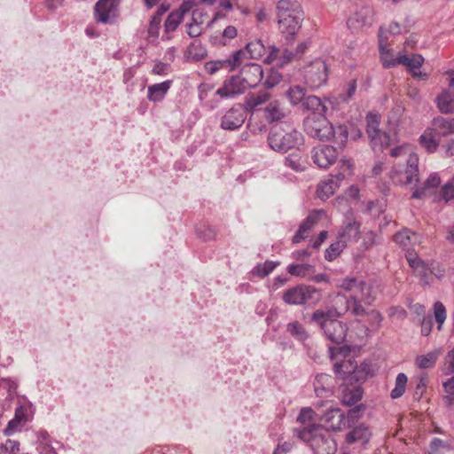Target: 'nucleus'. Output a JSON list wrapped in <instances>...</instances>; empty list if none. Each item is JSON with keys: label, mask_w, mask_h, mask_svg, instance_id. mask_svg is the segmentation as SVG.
<instances>
[{"label": "nucleus", "mask_w": 454, "mask_h": 454, "mask_svg": "<svg viewBox=\"0 0 454 454\" xmlns=\"http://www.w3.org/2000/svg\"><path fill=\"white\" fill-rule=\"evenodd\" d=\"M294 434L308 442L314 454H335L337 444L333 435L320 427L294 428Z\"/></svg>", "instance_id": "obj_1"}, {"label": "nucleus", "mask_w": 454, "mask_h": 454, "mask_svg": "<svg viewBox=\"0 0 454 454\" xmlns=\"http://www.w3.org/2000/svg\"><path fill=\"white\" fill-rule=\"evenodd\" d=\"M268 144L273 151L286 153L290 149H298L303 144V136L287 124L276 125L270 130Z\"/></svg>", "instance_id": "obj_2"}, {"label": "nucleus", "mask_w": 454, "mask_h": 454, "mask_svg": "<svg viewBox=\"0 0 454 454\" xmlns=\"http://www.w3.org/2000/svg\"><path fill=\"white\" fill-rule=\"evenodd\" d=\"M384 29L380 27L379 30V47L384 67L390 68L396 65H403L414 77L426 79L427 74L418 71L424 62V58L420 54L408 55L399 52L395 59H388L387 56H385V51H387V39H384Z\"/></svg>", "instance_id": "obj_3"}, {"label": "nucleus", "mask_w": 454, "mask_h": 454, "mask_svg": "<svg viewBox=\"0 0 454 454\" xmlns=\"http://www.w3.org/2000/svg\"><path fill=\"white\" fill-rule=\"evenodd\" d=\"M332 310H316L311 320L320 326L325 338L337 345L342 344L347 337L348 327L342 322L334 319Z\"/></svg>", "instance_id": "obj_4"}, {"label": "nucleus", "mask_w": 454, "mask_h": 454, "mask_svg": "<svg viewBox=\"0 0 454 454\" xmlns=\"http://www.w3.org/2000/svg\"><path fill=\"white\" fill-rule=\"evenodd\" d=\"M322 298L319 289L309 285H297L286 289L282 296L288 305L317 304Z\"/></svg>", "instance_id": "obj_5"}, {"label": "nucleus", "mask_w": 454, "mask_h": 454, "mask_svg": "<svg viewBox=\"0 0 454 454\" xmlns=\"http://www.w3.org/2000/svg\"><path fill=\"white\" fill-rule=\"evenodd\" d=\"M353 164L349 160L341 159L340 160V169L337 174L331 175L330 177L318 184L317 189V196L321 200H326L334 193L340 186V183L346 177L352 175Z\"/></svg>", "instance_id": "obj_6"}, {"label": "nucleus", "mask_w": 454, "mask_h": 454, "mask_svg": "<svg viewBox=\"0 0 454 454\" xmlns=\"http://www.w3.org/2000/svg\"><path fill=\"white\" fill-rule=\"evenodd\" d=\"M392 182L399 185L417 184L419 176V158L417 154L410 153L406 160L405 168L395 167L390 173Z\"/></svg>", "instance_id": "obj_7"}, {"label": "nucleus", "mask_w": 454, "mask_h": 454, "mask_svg": "<svg viewBox=\"0 0 454 454\" xmlns=\"http://www.w3.org/2000/svg\"><path fill=\"white\" fill-rule=\"evenodd\" d=\"M380 116L376 114L369 113L366 116V133L371 140L372 147L374 151H382L385 146L389 145L390 137L382 131L379 126Z\"/></svg>", "instance_id": "obj_8"}, {"label": "nucleus", "mask_w": 454, "mask_h": 454, "mask_svg": "<svg viewBox=\"0 0 454 454\" xmlns=\"http://www.w3.org/2000/svg\"><path fill=\"white\" fill-rule=\"evenodd\" d=\"M340 287L345 290L351 291L352 299L358 300L367 305H371L375 300L372 286L356 278H345L342 281Z\"/></svg>", "instance_id": "obj_9"}, {"label": "nucleus", "mask_w": 454, "mask_h": 454, "mask_svg": "<svg viewBox=\"0 0 454 454\" xmlns=\"http://www.w3.org/2000/svg\"><path fill=\"white\" fill-rule=\"evenodd\" d=\"M305 82L311 89H317L325 84L328 79V67L322 59L314 60L305 71Z\"/></svg>", "instance_id": "obj_10"}, {"label": "nucleus", "mask_w": 454, "mask_h": 454, "mask_svg": "<svg viewBox=\"0 0 454 454\" xmlns=\"http://www.w3.org/2000/svg\"><path fill=\"white\" fill-rule=\"evenodd\" d=\"M306 133L315 138L325 140L330 134L331 122L325 115L308 116L303 122Z\"/></svg>", "instance_id": "obj_11"}, {"label": "nucleus", "mask_w": 454, "mask_h": 454, "mask_svg": "<svg viewBox=\"0 0 454 454\" xmlns=\"http://www.w3.org/2000/svg\"><path fill=\"white\" fill-rule=\"evenodd\" d=\"M246 118L247 114L243 106L236 104L223 114L220 127L224 130H237L244 124Z\"/></svg>", "instance_id": "obj_12"}, {"label": "nucleus", "mask_w": 454, "mask_h": 454, "mask_svg": "<svg viewBox=\"0 0 454 454\" xmlns=\"http://www.w3.org/2000/svg\"><path fill=\"white\" fill-rule=\"evenodd\" d=\"M344 221L341 230L339 231L338 239L344 244L356 243L360 239V223L353 218V211L348 209L344 215Z\"/></svg>", "instance_id": "obj_13"}, {"label": "nucleus", "mask_w": 454, "mask_h": 454, "mask_svg": "<svg viewBox=\"0 0 454 454\" xmlns=\"http://www.w3.org/2000/svg\"><path fill=\"white\" fill-rule=\"evenodd\" d=\"M333 372L336 375L341 377L347 383L364 382L367 378H364L362 372L354 365L351 360L343 361L341 363H335L333 365Z\"/></svg>", "instance_id": "obj_14"}, {"label": "nucleus", "mask_w": 454, "mask_h": 454, "mask_svg": "<svg viewBox=\"0 0 454 454\" xmlns=\"http://www.w3.org/2000/svg\"><path fill=\"white\" fill-rule=\"evenodd\" d=\"M247 89L239 74H237L224 80L215 94L222 98H233L243 94Z\"/></svg>", "instance_id": "obj_15"}, {"label": "nucleus", "mask_w": 454, "mask_h": 454, "mask_svg": "<svg viewBox=\"0 0 454 454\" xmlns=\"http://www.w3.org/2000/svg\"><path fill=\"white\" fill-rule=\"evenodd\" d=\"M337 147L333 145H319L312 150V159L315 164L321 168L333 165L338 157Z\"/></svg>", "instance_id": "obj_16"}, {"label": "nucleus", "mask_w": 454, "mask_h": 454, "mask_svg": "<svg viewBox=\"0 0 454 454\" xmlns=\"http://www.w3.org/2000/svg\"><path fill=\"white\" fill-rule=\"evenodd\" d=\"M118 0H99L95 5V19L97 21L111 23L117 15Z\"/></svg>", "instance_id": "obj_17"}, {"label": "nucleus", "mask_w": 454, "mask_h": 454, "mask_svg": "<svg viewBox=\"0 0 454 454\" xmlns=\"http://www.w3.org/2000/svg\"><path fill=\"white\" fill-rule=\"evenodd\" d=\"M336 380L330 374L318 373L313 381L314 392L317 397L328 398L333 395Z\"/></svg>", "instance_id": "obj_18"}, {"label": "nucleus", "mask_w": 454, "mask_h": 454, "mask_svg": "<svg viewBox=\"0 0 454 454\" xmlns=\"http://www.w3.org/2000/svg\"><path fill=\"white\" fill-rule=\"evenodd\" d=\"M239 76L248 89L256 87L263 77V70L261 65L257 63L245 64L240 72Z\"/></svg>", "instance_id": "obj_19"}, {"label": "nucleus", "mask_w": 454, "mask_h": 454, "mask_svg": "<svg viewBox=\"0 0 454 454\" xmlns=\"http://www.w3.org/2000/svg\"><path fill=\"white\" fill-rule=\"evenodd\" d=\"M321 421L326 427V431H340L346 427L345 414L339 408L327 410L322 416Z\"/></svg>", "instance_id": "obj_20"}, {"label": "nucleus", "mask_w": 454, "mask_h": 454, "mask_svg": "<svg viewBox=\"0 0 454 454\" xmlns=\"http://www.w3.org/2000/svg\"><path fill=\"white\" fill-rule=\"evenodd\" d=\"M441 184V178L437 173H432L411 194L413 200H424L434 194Z\"/></svg>", "instance_id": "obj_21"}, {"label": "nucleus", "mask_w": 454, "mask_h": 454, "mask_svg": "<svg viewBox=\"0 0 454 454\" xmlns=\"http://www.w3.org/2000/svg\"><path fill=\"white\" fill-rule=\"evenodd\" d=\"M394 241L406 253L414 251L417 245L419 244V236L418 233L404 228L395 233Z\"/></svg>", "instance_id": "obj_22"}, {"label": "nucleus", "mask_w": 454, "mask_h": 454, "mask_svg": "<svg viewBox=\"0 0 454 454\" xmlns=\"http://www.w3.org/2000/svg\"><path fill=\"white\" fill-rule=\"evenodd\" d=\"M27 407L25 405H19L15 409L14 417L8 422L6 427L4 429L5 436H11L18 431H20L21 427L27 422Z\"/></svg>", "instance_id": "obj_23"}, {"label": "nucleus", "mask_w": 454, "mask_h": 454, "mask_svg": "<svg viewBox=\"0 0 454 454\" xmlns=\"http://www.w3.org/2000/svg\"><path fill=\"white\" fill-rule=\"evenodd\" d=\"M302 20V12L296 13L295 15H288L286 18L278 19V28L283 34L294 35L301 28Z\"/></svg>", "instance_id": "obj_24"}, {"label": "nucleus", "mask_w": 454, "mask_h": 454, "mask_svg": "<svg viewBox=\"0 0 454 454\" xmlns=\"http://www.w3.org/2000/svg\"><path fill=\"white\" fill-rule=\"evenodd\" d=\"M263 111L264 118L270 123L281 121L288 114V110L278 100L270 101Z\"/></svg>", "instance_id": "obj_25"}, {"label": "nucleus", "mask_w": 454, "mask_h": 454, "mask_svg": "<svg viewBox=\"0 0 454 454\" xmlns=\"http://www.w3.org/2000/svg\"><path fill=\"white\" fill-rule=\"evenodd\" d=\"M429 128L439 138L454 134V118L435 117L433 119Z\"/></svg>", "instance_id": "obj_26"}, {"label": "nucleus", "mask_w": 454, "mask_h": 454, "mask_svg": "<svg viewBox=\"0 0 454 454\" xmlns=\"http://www.w3.org/2000/svg\"><path fill=\"white\" fill-rule=\"evenodd\" d=\"M344 383L340 386V401L344 405L351 406L362 399L363 389L360 386H348Z\"/></svg>", "instance_id": "obj_27"}, {"label": "nucleus", "mask_w": 454, "mask_h": 454, "mask_svg": "<svg viewBox=\"0 0 454 454\" xmlns=\"http://www.w3.org/2000/svg\"><path fill=\"white\" fill-rule=\"evenodd\" d=\"M269 50V55L265 59V61L269 64L283 67L293 61V51L290 50H280L276 46H270Z\"/></svg>", "instance_id": "obj_28"}, {"label": "nucleus", "mask_w": 454, "mask_h": 454, "mask_svg": "<svg viewBox=\"0 0 454 454\" xmlns=\"http://www.w3.org/2000/svg\"><path fill=\"white\" fill-rule=\"evenodd\" d=\"M348 137V129L347 125H333L331 123L330 134L328 135L327 138H325V140L333 139L336 145L335 147H337V149L342 150L345 147Z\"/></svg>", "instance_id": "obj_29"}, {"label": "nucleus", "mask_w": 454, "mask_h": 454, "mask_svg": "<svg viewBox=\"0 0 454 454\" xmlns=\"http://www.w3.org/2000/svg\"><path fill=\"white\" fill-rule=\"evenodd\" d=\"M372 10L369 7L361 8L353 17L349 18L347 24L350 27L357 28L359 27L369 26L372 22Z\"/></svg>", "instance_id": "obj_30"}, {"label": "nucleus", "mask_w": 454, "mask_h": 454, "mask_svg": "<svg viewBox=\"0 0 454 454\" xmlns=\"http://www.w3.org/2000/svg\"><path fill=\"white\" fill-rule=\"evenodd\" d=\"M171 85V80H167L160 83L150 85L147 89L148 100L155 103L162 101L169 90Z\"/></svg>", "instance_id": "obj_31"}, {"label": "nucleus", "mask_w": 454, "mask_h": 454, "mask_svg": "<svg viewBox=\"0 0 454 454\" xmlns=\"http://www.w3.org/2000/svg\"><path fill=\"white\" fill-rule=\"evenodd\" d=\"M371 431L368 427L361 424L354 427L346 434V442L349 444L354 442H361L365 444L369 442Z\"/></svg>", "instance_id": "obj_32"}, {"label": "nucleus", "mask_w": 454, "mask_h": 454, "mask_svg": "<svg viewBox=\"0 0 454 454\" xmlns=\"http://www.w3.org/2000/svg\"><path fill=\"white\" fill-rule=\"evenodd\" d=\"M301 109L311 112L313 115H325L327 107L320 98L309 95L302 101Z\"/></svg>", "instance_id": "obj_33"}, {"label": "nucleus", "mask_w": 454, "mask_h": 454, "mask_svg": "<svg viewBox=\"0 0 454 454\" xmlns=\"http://www.w3.org/2000/svg\"><path fill=\"white\" fill-rule=\"evenodd\" d=\"M276 11L278 20L301 12L300 4L295 0H279L277 3Z\"/></svg>", "instance_id": "obj_34"}, {"label": "nucleus", "mask_w": 454, "mask_h": 454, "mask_svg": "<svg viewBox=\"0 0 454 454\" xmlns=\"http://www.w3.org/2000/svg\"><path fill=\"white\" fill-rule=\"evenodd\" d=\"M287 272L294 277L309 279L316 272V268L309 263H292L287 266Z\"/></svg>", "instance_id": "obj_35"}, {"label": "nucleus", "mask_w": 454, "mask_h": 454, "mask_svg": "<svg viewBox=\"0 0 454 454\" xmlns=\"http://www.w3.org/2000/svg\"><path fill=\"white\" fill-rule=\"evenodd\" d=\"M270 98V94L267 91H259L257 93H249L245 98L244 109L245 111L253 112L255 107L262 105Z\"/></svg>", "instance_id": "obj_36"}, {"label": "nucleus", "mask_w": 454, "mask_h": 454, "mask_svg": "<svg viewBox=\"0 0 454 454\" xmlns=\"http://www.w3.org/2000/svg\"><path fill=\"white\" fill-rule=\"evenodd\" d=\"M437 107L442 114L454 113V93L452 90L443 91L436 98Z\"/></svg>", "instance_id": "obj_37"}, {"label": "nucleus", "mask_w": 454, "mask_h": 454, "mask_svg": "<svg viewBox=\"0 0 454 454\" xmlns=\"http://www.w3.org/2000/svg\"><path fill=\"white\" fill-rule=\"evenodd\" d=\"M405 257L407 262H409V265L413 270L418 271L421 278L425 281V284H428V282L426 280V278H427V269L424 262L418 257L415 250L406 253Z\"/></svg>", "instance_id": "obj_38"}, {"label": "nucleus", "mask_w": 454, "mask_h": 454, "mask_svg": "<svg viewBox=\"0 0 454 454\" xmlns=\"http://www.w3.org/2000/svg\"><path fill=\"white\" fill-rule=\"evenodd\" d=\"M438 137L434 134L430 128H427L425 132L420 136V145L429 153L436 151L439 145Z\"/></svg>", "instance_id": "obj_39"}, {"label": "nucleus", "mask_w": 454, "mask_h": 454, "mask_svg": "<svg viewBox=\"0 0 454 454\" xmlns=\"http://www.w3.org/2000/svg\"><path fill=\"white\" fill-rule=\"evenodd\" d=\"M206 48L197 41L192 42L185 51V58L188 60L199 61L206 58Z\"/></svg>", "instance_id": "obj_40"}, {"label": "nucleus", "mask_w": 454, "mask_h": 454, "mask_svg": "<svg viewBox=\"0 0 454 454\" xmlns=\"http://www.w3.org/2000/svg\"><path fill=\"white\" fill-rule=\"evenodd\" d=\"M286 96L291 105H301L306 98V90L301 85H293L286 91Z\"/></svg>", "instance_id": "obj_41"}, {"label": "nucleus", "mask_w": 454, "mask_h": 454, "mask_svg": "<svg viewBox=\"0 0 454 454\" xmlns=\"http://www.w3.org/2000/svg\"><path fill=\"white\" fill-rule=\"evenodd\" d=\"M286 331L298 341L304 342L309 337L303 325L298 321H294L286 325Z\"/></svg>", "instance_id": "obj_42"}, {"label": "nucleus", "mask_w": 454, "mask_h": 454, "mask_svg": "<svg viewBox=\"0 0 454 454\" xmlns=\"http://www.w3.org/2000/svg\"><path fill=\"white\" fill-rule=\"evenodd\" d=\"M244 51H246V54L249 59H258L264 54L265 46L261 40H255L248 43Z\"/></svg>", "instance_id": "obj_43"}, {"label": "nucleus", "mask_w": 454, "mask_h": 454, "mask_svg": "<svg viewBox=\"0 0 454 454\" xmlns=\"http://www.w3.org/2000/svg\"><path fill=\"white\" fill-rule=\"evenodd\" d=\"M445 395H442V401L445 407L450 408L454 406V376L442 383Z\"/></svg>", "instance_id": "obj_44"}, {"label": "nucleus", "mask_w": 454, "mask_h": 454, "mask_svg": "<svg viewBox=\"0 0 454 454\" xmlns=\"http://www.w3.org/2000/svg\"><path fill=\"white\" fill-rule=\"evenodd\" d=\"M324 215V210L311 211L306 217V219L301 223L299 228L301 229V231L307 233L315 226V224L319 221L320 217Z\"/></svg>", "instance_id": "obj_45"}, {"label": "nucleus", "mask_w": 454, "mask_h": 454, "mask_svg": "<svg viewBox=\"0 0 454 454\" xmlns=\"http://www.w3.org/2000/svg\"><path fill=\"white\" fill-rule=\"evenodd\" d=\"M439 351H432L426 355L419 356L416 358V364L421 369H428L434 366Z\"/></svg>", "instance_id": "obj_46"}, {"label": "nucleus", "mask_w": 454, "mask_h": 454, "mask_svg": "<svg viewBox=\"0 0 454 454\" xmlns=\"http://www.w3.org/2000/svg\"><path fill=\"white\" fill-rule=\"evenodd\" d=\"M407 381L408 378L403 372H400L399 374H397L395 387L392 389L390 393V396L392 399H397L404 394Z\"/></svg>", "instance_id": "obj_47"}, {"label": "nucleus", "mask_w": 454, "mask_h": 454, "mask_svg": "<svg viewBox=\"0 0 454 454\" xmlns=\"http://www.w3.org/2000/svg\"><path fill=\"white\" fill-rule=\"evenodd\" d=\"M356 90V81L355 79L348 82L341 89L337 100L342 103H348L355 95Z\"/></svg>", "instance_id": "obj_48"}, {"label": "nucleus", "mask_w": 454, "mask_h": 454, "mask_svg": "<svg viewBox=\"0 0 454 454\" xmlns=\"http://www.w3.org/2000/svg\"><path fill=\"white\" fill-rule=\"evenodd\" d=\"M346 246V244H344L340 239L337 238V240L332 243L326 248L325 253V260L329 262L335 260L340 254Z\"/></svg>", "instance_id": "obj_49"}, {"label": "nucleus", "mask_w": 454, "mask_h": 454, "mask_svg": "<svg viewBox=\"0 0 454 454\" xmlns=\"http://www.w3.org/2000/svg\"><path fill=\"white\" fill-rule=\"evenodd\" d=\"M278 265H279L278 262L266 261L263 263L257 264L252 272L254 276L264 278L271 273Z\"/></svg>", "instance_id": "obj_50"}, {"label": "nucleus", "mask_w": 454, "mask_h": 454, "mask_svg": "<svg viewBox=\"0 0 454 454\" xmlns=\"http://www.w3.org/2000/svg\"><path fill=\"white\" fill-rule=\"evenodd\" d=\"M249 59L244 49L238 50L232 53L231 58L226 59L229 71L236 70L245 59Z\"/></svg>", "instance_id": "obj_51"}, {"label": "nucleus", "mask_w": 454, "mask_h": 454, "mask_svg": "<svg viewBox=\"0 0 454 454\" xmlns=\"http://www.w3.org/2000/svg\"><path fill=\"white\" fill-rule=\"evenodd\" d=\"M314 414L315 412L310 407H303L301 409L300 413L297 416V422L304 425L305 427L303 428L317 427L313 424Z\"/></svg>", "instance_id": "obj_52"}, {"label": "nucleus", "mask_w": 454, "mask_h": 454, "mask_svg": "<svg viewBox=\"0 0 454 454\" xmlns=\"http://www.w3.org/2000/svg\"><path fill=\"white\" fill-rule=\"evenodd\" d=\"M184 20V17L179 14V12H176V11L171 12L165 20L164 23V30L166 33L173 32L175 31L182 20Z\"/></svg>", "instance_id": "obj_53"}, {"label": "nucleus", "mask_w": 454, "mask_h": 454, "mask_svg": "<svg viewBox=\"0 0 454 454\" xmlns=\"http://www.w3.org/2000/svg\"><path fill=\"white\" fill-rule=\"evenodd\" d=\"M285 165L296 172H301L305 169L304 162L298 153L289 154L285 158Z\"/></svg>", "instance_id": "obj_54"}, {"label": "nucleus", "mask_w": 454, "mask_h": 454, "mask_svg": "<svg viewBox=\"0 0 454 454\" xmlns=\"http://www.w3.org/2000/svg\"><path fill=\"white\" fill-rule=\"evenodd\" d=\"M450 445L440 438H434L430 442L428 454H445V451L450 450Z\"/></svg>", "instance_id": "obj_55"}, {"label": "nucleus", "mask_w": 454, "mask_h": 454, "mask_svg": "<svg viewBox=\"0 0 454 454\" xmlns=\"http://www.w3.org/2000/svg\"><path fill=\"white\" fill-rule=\"evenodd\" d=\"M238 35V30L234 26H227L219 38H215V43L221 45H226L228 43Z\"/></svg>", "instance_id": "obj_56"}, {"label": "nucleus", "mask_w": 454, "mask_h": 454, "mask_svg": "<svg viewBox=\"0 0 454 454\" xmlns=\"http://www.w3.org/2000/svg\"><path fill=\"white\" fill-rule=\"evenodd\" d=\"M433 309L434 319L438 324L437 329L440 331L446 319V309L441 301L434 302Z\"/></svg>", "instance_id": "obj_57"}, {"label": "nucleus", "mask_w": 454, "mask_h": 454, "mask_svg": "<svg viewBox=\"0 0 454 454\" xmlns=\"http://www.w3.org/2000/svg\"><path fill=\"white\" fill-rule=\"evenodd\" d=\"M186 33L191 38H198L200 37L205 31L203 25L198 24L197 22H193L191 20L186 23Z\"/></svg>", "instance_id": "obj_58"}, {"label": "nucleus", "mask_w": 454, "mask_h": 454, "mask_svg": "<svg viewBox=\"0 0 454 454\" xmlns=\"http://www.w3.org/2000/svg\"><path fill=\"white\" fill-rule=\"evenodd\" d=\"M440 198L445 202L454 199V176L451 180L443 184L441 190Z\"/></svg>", "instance_id": "obj_59"}, {"label": "nucleus", "mask_w": 454, "mask_h": 454, "mask_svg": "<svg viewBox=\"0 0 454 454\" xmlns=\"http://www.w3.org/2000/svg\"><path fill=\"white\" fill-rule=\"evenodd\" d=\"M20 442L8 439L5 442L0 445L2 452L6 454H19L20 453Z\"/></svg>", "instance_id": "obj_60"}, {"label": "nucleus", "mask_w": 454, "mask_h": 454, "mask_svg": "<svg viewBox=\"0 0 454 454\" xmlns=\"http://www.w3.org/2000/svg\"><path fill=\"white\" fill-rule=\"evenodd\" d=\"M205 70L207 73L213 74H215L217 71H219L222 68H228V65L226 63V59L222 60H211L205 63Z\"/></svg>", "instance_id": "obj_61"}, {"label": "nucleus", "mask_w": 454, "mask_h": 454, "mask_svg": "<svg viewBox=\"0 0 454 454\" xmlns=\"http://www.w3.org/2000/svg\"><path fill=\"white\" fill-rule=\"evenodd\" d=\"M160 22L161 19L158 18V16H153L151 18L147 29L149 36L153 38H157L159 36Z\"/></svg>", "instance_id": "obj_62"}, {"label": "nucleus", "mask_w": 454, "mask_h": 454, "mask_svg": "<svg viewBox=\"0 0 454 454\" xmlns=\"http://www.w3.org/2000/svg\"><path fill=\"white\" fill-rule=\"evenodd\" d=\"M208 16L207 12L203 8H196L192 12L191 20L197 22L198 24L203 25L205 19Z\"/></svg>", "instance_id": "obj_63"}, {"label": "nucleus", "mask_w": 454, "mask_h": 454, "mask_svg": "<svg viewBox=\"0 0 454 454\" xmlns=\"http://www.w3.org/2000/svg\"><path fill=\"white\" fill-rule=\"evenodd\" d=\"M359 302L360 301L358 300L352 298L351 300L347 301L348 308L351 309L352 314L355 316H361L365 314V309Z\"/></svg>", "instance_id": "obj_64"}]
</instances>
